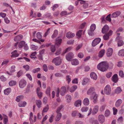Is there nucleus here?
Returning a JSON list of instances; mask_svg holds the SVG:
<instances>
[{"instance_id":"25","label":"nucleus","mask_w":124,"mask_h":124,"mask_svg":"<svg viewBox=\"0 0 124 124\" xmlns=\"http://www.w3.org/2000/svg\"><path fill=\"white\" fill-rule=\"evenodd\" d=\"M12 54L11 55V57H18L19 55V54L17 53V51L16 50H14L13 52L11 53Z\"/></svg>"},{"instance_id":"50","label":"nucleus","mask_w":124,"mask_h":124,"mask_svg":"<svg viewBox=\"0 0 124 124\" xmlns=\"http://www.w3.org/2000/svg\"><path fill=\"white\" fill-rule=\"evenodd\" d=\"M40 70V68H38L36 69H34L32 71L34 73H36L39 71Z\"/></svg>"},{"instance_id":"55","label":"nucleus","mask_w":124,"mask_h":124,"mask_svg":"<svg viewBox=\"0 0 124 124\" xmlns=\"http://www.w3.org/2000/svg\"><path fill=\"white\" fill-rule=\"evenodd\" d=\"M47 118L48 116L47 115H46L45 116L43 117V120L42 121L41 123L42 124H44V122L47 119Z\"/></svg>"},{"instance_id":"60","label":"nucleus","mask_w":124,"mask_h":124,"mask_svg":"<svg viewBox=\"0 0 124 124\" xmlns=\"http://www.w3.org/2000/svg\"><path fill=\"white\" fill-rule=\"evenodd\" d=\"M63 107V106H61L59 107L58 108H57L56 111V112L58 113H59L60 111L62 109V108Z\"/></svg>"},{"instance_id":"52","label":"nucleus","mask_w":124,"mask_h":124,"mask_svg":"<svg viewBox=\"0 0 124 124\" xmlns=\"http://www.w3.org/2000/svg\"><path fill=\"white\" fill-rule=\"evenodd\" d=\"M110 14H109L106 18V20L110 22H111V19L110 17Z\"/></svg>"},{"instance_id":"57","label":"nucleus","mask_w":124,"mask_h":124,"mask_svg":"<svg viewBox=\"0 0 124 124\" xmlns=\"http://www.w3.org/2000/svg\"><path fill=\"white\" fill-rule=\"evenodd\" d=\"M39 99H41L42 96V93L41 92L37 93Z\"/></svg>"},{"instance_id":"26","label":"nucleus","mask_w":124,"mask_h":124,"mask_svg":"<svg viewBox=\"0 0 124 124\" xmlns=\"http://www.w3.org/2000/svg\"><path fill=\"white\" fill-rule=\"evenodd\" d=\"M11 91V88H7L4 90V93L5 95H8L10 93Z\"/></svg>"},{"instance_id":"31","label":"nucleus","mask_w":124,"mask_h":124,"mask_svg":"<svg viewBox=\"0 0 124 124\" xmlns=\"http://www.w3.org/2000/svg\"><path fill=\"white\" fill-rule=\"evenodd\" d=\"M95 89L93 87L90 88L89 89L87 92V94L88 95H89L93 93Z\"/></svg>"},{"instance_id":"30","label":"nucleus","mask_w":124,"mask_h":124,"mask_svg":"<svg viewBox=\"0 0 124 124\" xmlns=\"http://www.w3.org/2000/svg\"><path fill=\"white\" fill-rule=\"evenodd\" d=\"M25 42L24 41H21L19 42L18 44V46L19 48H22L25 45Z\"/></svg>"},{"instance_id":"18","label":"nucleus","mask_w":124,"mask_h":124,"mask_svg":"<svg viewBox=\"0 0 124 124\" xmlns=\"http://www.w3.org/2000/svg\"><path fill=\"white\" fill-rule=\"evenodd\" d=\"M105 52V50L104 49H102L100 50L98 53V57L99 58L102 57L104 56Z\"/></svg>"},{"instance_id":"21","label":"nucleus","mask_w":124,"mask_h":124,"mask_svg":"<svg viewBox=\"0 0 124 124\" xmlns=\"http://www.w3.org/2000/svg\"><path fill=\"white\" fill-rule=\"evenodd\" d=\"M61 94L62 96H63L66 92V88L65 86L62 87L61 89Z\"/></svg>"},{"instance_id":"32","label":"nucleus","mask_w":124,"mask_h":124,"mask_svg":"<svg viewBox=\"0 0 124 124\" xmlns=\"http://www.w3.org/2000/svg\"><path fill=\"white\" fill-rule=\"evenodd\" d=\"M16 82L14 80H11L9 82L8 84L10 86H12L16 85Z\"/></svg>"},{"instance_id":"48","label":"nucleus","mask_w":124,"mask_h":124,"mask_svg":"<svg viewBox=\"0 0 124 124\" xmlns=\"http://www.w3.org/2000/svg\"><path fill=\"white\" fill-rule=\"evenodd\" d=\"M49 109V107L48 105H46V106L44 108L42 111V113L46 112Z\"/></svg>"},{"instance_id":"28","label":"nucleus","mask_w":124,"mask_h":124,"mask_svg":"<svg viewBox=\"0 0 124 124\" xmlns=\"http://www.w3.org/2000/svg\"><path fill=\"white\" fill-rule=\"evenodd\" d=\"M36 104L37 107L40 108L41 107L42 102L40 100H36Z\"/></svg>"},{"instance_id":"39","label":"nucleus","mask_w":124,"mask_h":124,"mask_svg":"<svg viewBox=\"0 0 124 124\" xmlns=\"http://www.w3.org/2000/svg\"><path fill=\"white\" fill-rule=\"evenodd\" d=\"M37 54V52H36L35 51L32 53L31 54L30 57L31 58H36V55Z\"/></svg>"},{"instance_id":"17","label":"nucleus","mask_w":124,"mask_h":124,"mask_svg":"<svg viewBox=\"0 0 124 124\" xmlns=\"http://www.w3.org/2000/svg\"><path fill=\"white\" fill-rule=\"evenodd\" d=\"M109 29L108 26L107 25H105L102 29V32L104 34L108 31Z\"/></svg>"},{"instance_id":"56","label":"nucleus","mask_w":124,"mask_h":124,"mask_svg":"<svg viewBox=\"0 0 124 124\" xmlns=\"http://www.w3.org/2000/svg\"><path fill=\"white\" fill-rule=\"evenodd\" d=\"M74 41V40H71L67 41V44L69 45H72Z\"/></svg>"},{"instance_id":"3","label":"nucleus","mask_w":124,"mask_h":124,"mask_svg":"<svg viewBox=\"0 0 124 124\" xmlns=\"http://www.w3.org/2000/svg\"><path fill=\"white\" fill-rule=\"evenodd\" d=\"M27 82L24 79L21 80L19 82V86L21 88H23L26 85Z\"/></svg>"},{"instance_id":"11","label":"nucleus","mask_w":124,"mask_h":124,"mask_svg":"<svg viewBox=\"0 0 124 124\" xmlns=\"http://www.w3.org/2000/svg\"><path fill=\"white\" fill-rule=\"evenodd\" d=\"M62 40L60 37H57L56 40L55 45L58 46H60L62 42Z\"/></svg>"},{"instance_id":"10","label":"nucleus","mask_w":124,"mask_h":124,"mask_svg":"<svg viewBox=\"0 0 124 124\" xmlns=\"http://www.w3.org/2000/svg\"><path fill=\"white\" fill-rule=\"evenodd\" d=\"M98 120L100 123H103L105 121L104 116L102 115H99L98 116Z\"/></svg>"},{"instance_id":"54","label":"nucleus","mask_w":124,"mask_h":124,"mask_svg":"<svg viewBox=\"0 0 124 124\" xmlns=\"http://www.w3.org/2000/svg\"><path fill=\"white\" fill-rule=\"evenodd\" d=\"M23 68L26 71H28L30 69V66L28 65H24Z\"/></svg>"},{"instance_id":"29","label":"nucleus","mask_w":124,"mask_h":124,"mask_svg":"<svg viewBox=\"0 0 124 124\" xmlns=\"http://www.w3.org/2000/svg\"><path fill=\"white\" fill-rule=\"evenodd\" d=\"M62 116V115L61 113H57L55 118V121H59L60 120Z\"/></svg>"},{"instance_id":"53","label":"nucleus","mask_w":124,"mask_h":124,"mask_svg":"<svg viewBox=\"0 0 124 124\" xmlns=\"http://www.w3.org/2000/svg\"><path fill=\"white\" fill-rule=\"evenodd\" d=\"M50 87H48L47 88L46 91V94L49 95H50Z\"/></svg>"},{"instance_id":"15","label":"nucleus","mask_w":124,"mask_h":124,"mask_svg":"<svg viewBox=\"0 0 124 124\" xmlns=\"http://www.w3.org/2000/svg\"><path fill=\"white\" fill-rule=\"evenodd\" d=\"M75 36V34L70 32H69L67 33L66 37L68 38H72Z\"/></svg>"},{"instance_id":"63","label":"nucleus","mask_w":124,"mask_h":124,"mask_svg":"<svg viewBox=\"0 0 124 124\" xmlns=\"http://www.w3.org/2000/svg\"><path fill=\"white\" fill-rule=\"evenodd\" d=\"M123 62L122 61H119L117 62V65L119 67H120L122 66L123 65Z\"/></svg>"},{"instance_id":"34","label":"nucleus","mask_w":124,"mask_h":124,"mask_svg":"<svg viewBox=\"0 0 124 124\" xmlns=\"http://www.w3.org/2000/svg\"><path fill=\"white\" fill-rule=\"evenodd\" d=\"M89 80L88 78H85L82 81V84L83 85H85L86 84L89 83Z\"/></svg>"},{"instance_id":"23","label":"nucleus","mask_w":124,"mask_h":124,"mask_svg":"<svg viewBox=\"0 0 124 124\" xmlns=\"http://www.w3.org/2000/svg\"><path fill=\"white\" fill-rule=\"evenodd\" d=\"M71 63L72 65H78L79 63V62L78 59H74L71 61Z\"/></svg>"},{"instance_id":"42","label":"nucleus","mask_w":124,"mask_h":124,"mask_svg":"<svg viewBox=\"0 0 124 124\" xmlns=\"http://www.w3.org/2000/svg\"><path fill=\"white\" fill-rule=\"evenodd\" d=\"M36 36L37 38L39 39H41L42 37L41 33L40 32H38L37 33Z\"/></svg>"},{"instance_id":"64","label":"nucleus","mask_w":124,"mask_h":124,"mask_svg":"<svg viewBox=\"0 0 124 124\" xmlns=\"http://www.w3.org/2000/svg\"><path fill=\"white\" fill-rule=\"evenodd\" d=\"M109 36L107 34L103 36V38L104 40H106L108 39L109 38Z\"/></svg>"},{"instance_id":"8","label":"nucleus","mask_w":124,"mask_h":124,"mask_svg":"<svg viewBox=\"0 0 124 124\" xmlns=\"http://www.w3.org/2000/svg\"><path fill=\"white\" fill-rule=\"evenodd\" d=\"M113 49L112 48H109L107 50L106 55L107 57H110L112 56L113 53Z\"/></svg>"},{"instance_id":"37","label":"nucleus","mask_w":124,"mask_h":124,"mask_svg":"<svg viewBox=\"0 0 124 124\" xmlns=\"http://www.w3.org/2000/svg\"><path fill=\"white\" fill-rule=\"evenodd\" d=\"M58 32L57 30H55L54 32V33L52 36V38L54 39L55 38L58 34Z\"/></svg>"},{"instance_id":"41","label":"nucleus","mask_w":124,"mask_h":124,"mask_svg":"<svg viewBox=\"0 0 124 124\" xmlns=\"http://www.w3.org/2000/svg\"><path fill=\"white\" fill-rule=\"evenodd\" d=\"M23 98V96L22 95H20L16 97V101L17 102H19L20 100H22Z\"/></svg>"},{"instance_id":"40","label":"nucleus","mask_w":124,"mask_h":124,"mask_svg":"<svg viewBox=\"0 0 124 124\" xmlns=\"http://www.w3.org/2000/svg\"><path fill=\"white\" fill-rule=\"evenodd\" d=\"M122 91V89L119 87H118L115 90V92L116 93H119L121 92Z\"/></svg>"},{"instance_id":"38","label":"nucleus","mask_w":124,"mask_h":124,"mask_svg":"<svg viewBox=\"0 0 124 124\" xmlns=\"http://www.w3.org/2000/svg\"><path fill=\"white\" fill-rule=\"evenodd\" d=\"M31 49L33 50H35L38 48V46L32 44L30 46Z\"/></svg>"},{"instance_id":"47","label":"nucleus","mask_w":124,"mask_h":124,"mask_svg":"<svg viewBox=\"0 0 124 124\" xmlns=\"http://www.w3.org/2000/svg\"><path fill=\"white\" fill-rule=\"evenodd\" d=\"M82 30L79 31L77 33L76 35L78 38H80L82 34Z\"/></svg>"},{"instance_id":"4","label":"nucleus","mask_w":124,"mask_h":124,"mask_svg":"<svg viewBox=\"0 0 124 124\" xmlns=\"http://www.w3.org/2000/svg\"><path fill=\"white\" fill-rule=\"evenodd\" d=\"M101 40V39L99 38H97L95 39L92 42V46H95L100 42Z\"/></svg>"},{"instance_id":"13","label":"nucleus","mask_w":124,"mask_h":124,"mask_svg":"<svg viewBox=\"0 0 124 124\" xmlns=\"http://www.w3.org/2000/svg\"><path fill=\"white\" fill-rule=\"evenodd\" d=\"M122 103V101L121 99H118L116 102L115 106L118 108L120 106Z\"/></svg>"},{"instance_id":"59","label":"nucleus","mask_w":124,"mask_h":124,"mask_svg":"<svg viewBox=\"0 0 124 124\" xmlns=\"http://www.w3.org/2000/svg\"><path fill=\"white\" fill-rule=\"evenodd\" d=\"M78 57L80 58H83L84 56L83 54L82 53L80 52L78 54Z\"/></svg>"},{"instance_id":"9","label":"nucleus","mask_w":124,"mask_h":124,"mask_svg":"<svg viewBox=\"0 0 124 124\" xmlns=\"http://www.w3.org/2000/svg\"><path fill=\"white\" fill-rule=\"evenodd\" d=\"M82 101L81 100L79 99L76 101L75 102L74 105L77 107H81Z\"/></svg>"},{"instance_id":"24","label":"nucleus","mask_w":124,"mask_h":124,"mask_svg":"<svg viewBox=\"0 0 124 124\" xmlns=\"http://www.w3.org/2000/svg\"><path fill=\"white\" fill-rule=\"evenodd\" d=\"M99 107L98 106L96 105L94 106L92 112V113L93 114H96L98 111Z\"/></svg>"},{"instance_id":"62","label":"nucleus","mask_w":124,"mask_h":124,"mask_svg":"<svg viewBox=\"0 0 124 124\" xmlns=\"http://www.w3.org/2000/svg\"><path fill=\"white\" fill-rule=\"evenodd\" d=\"M110 114V112L108 110H106L105 113V115L106 116H108Z\"/></svg>"},{"instance_id":"22","label":"nucleus","mask_w":124,"mask_h":124,"mask_svg":"<svg viewBox=\"0 0 124 124\" xmlns=\"http://www.w3.org/2000/svg\"><path fill=\"white\" fill-rule=\"evenodd\" d=\"M23 36L21 35L17 36L14 38V40L15 41H17L21 40L22 39Z\"/></svg>"},{"instance_id":"36","label":"nucleus","mask_w":124,"mask_h":124,"mask_svg":"<svg viewBox=\"0 0 124 124\" xmlns=\"http://www.w3.org/2000/svg\"><path fill=\"white\" fill-rule=\"evenodd\" d=\"M118 55L122 56H124V49H122L120 50L118 53Z\"/></svg>"},{"instance_id":"2","label":"nucleus","mask_w":124,"mask_h":124,"mask_svg":"<svg viewBox=\"0 0 124 124\" xmlns=\"http://www.w3.org/2000/svg\"><path fill=\"white\" fill-rule=\"evenodd\" d=\"M62 59L59 57H58L54 58L52 61V62L56 65H60L62 62Z\"/></svg>"},{"instance_id":"35","label":"nucleus","mask_w":124,"mask_h":124,"mask_svg":"<svg viewBox=\"0 0 124 124\" xmlns=\"http://www.w3.org/2000/svg\"><path fill=\"white\" fill-rule=\"evenodd\" d=\"M26 104V102L25 101L21 102L19 103L18 105L20 107H24Z\"/></svg>"},{"instance_id":"20","label":"nucleus","mask_w":124,"mask_h":124,"mask_svg":"<svg viewBox=\"0 0 124 124\" xmlns=\"http://www.w3.org/2000/svg\"><path fill=\"white\" fill-rule=\"evenodd\" d=\"M73 56L74 55L72 53H69L66 55V59L67 60L70 61Z\"/></svg>"},{"instance_id":"51","label":"nucleus","mask_w":124,"mask_h":124,"mask_svg":"<svg viewBox=\"0 0 124 124\" xmlns=\"http://www.w3.org/2000/svg\"><path fill=\"white\" fill-rule=\"evenodd\" d=\"M26 76L31 81L32 80V78L31 75L29 73L27 74Z\"/></svg>"},{"instance_id":"44","label":"nucleus","mask_w":124,"mask_h":124,"mask_svg":"<svg viewBox=\"0 0 124 124\" xmlns=\"http://www.w3.org/2000/svg\"><path fill=\"white\" fill-rule=\"evenodd\" d=\"M16 67L14 65L12 66L10 69V71L11 73L15 71Z\"/></svg>"},{"instance_id":"12","label":"nucleus","mask_w":124,"mask_h":124,"mask_svg":"<svg viewBox=\"0 0 124 124\" xmlns=\"http://www.w3.org/2000/svg\"><path fill=\"white\" fill-rule=\"evenodd\" d=\"M91 78L93 80H96L97 78V76L96 74L94 72H92L90 74Z\"/></svg>"},{"instance_id":"7","label":"nucleus","mask_w":124,"mask_h":124,"mask_svg":"<svg viewBox=\"0 0 124 124\" xmlns=\"http://www.w3.org/2000/svg\"><path fill=\"white\" fill-rule=\"evenodd\" d=\"M96 25L94 24H92L90 28V31L88 32V33L89 35H92V32H90L94 31L96 28Z\"/></svg>"},{"instance_id":"14","label":"nucleus","mask_w":124,"mask_h":124,"mask_svg":"<svg viewBox=\"0 0 124 124\" xmlns=\"http://www.w3.org/2000/svg\"><path fill=\"white\" fill-rule=\"evenodd\" d=\"M83 103L85 106H87L90 103L89 99L87 98H85L83 101Z\"/></svg>"},{"instance_id":"45","label":"nucleus","mask_w":124,"mask_h":124,"mask_svg":"<svg viewBox=\"0 0 124 124\" xmlns=\"http://www.w3.org/2000/svg\"><path fill=\"white\" fill-rule=\"evenodd\" d=\"M23 71L22 70H20L17 73V76L19 78L23 75Z\"/></svg>"},{"instance_id":"27","label":"nucleus","mask_w":124,"mask_h":124,"mask_svg":"<svg viewBox=\"0 0 124 124\" xmlns=\"http://www.w3.org/2000/svg\"><path fill=\"white\" fill-rule=\"evenodd\" d=\"M89 122L92 124H99L98 121L93 118H90L89 120Z\"/></svg>"},{"instance_id":"1","label":"nucleus","mask_w":124,"mask_h":124,"mask_svg":"<svg viewBox=\"0 0 124 124\" xmlns=\"http://www.w3.org/2000/svg\"><path fill=\"white\" fill-rule=\"evenodd\" d=\"M108 67V64L106 61L100 62L98 65L97 68L98 69L102 72L107 70Z\"/></svg>"},{"instance_id":"19","label":"nucleus","mask_w":124,"mask_h":124,"mask_svg":"<svg viewBox=\"0 0 124 124\" xmlns=\"http://www.w3.org/2000/svg\"><path fill=\"white\" fill-rule=\"evenodd\" d=\"M112 80L113 81L116 83L118 80V76L116 74H114L112 77Z\"/></svg>"},{"instance_id":"43","label":"nucleus","mask_w":124,"mask_h":124,"mask_svg":"<svg viewBox=\"0 0 124 124\" xmlns=\"http://www.w3.org/2000/svg\"><path fill=\"white\" fill-rule=\"evenodd\" d=\"M66 98L67 99V102H70L71 101V96L69 94H68L66 95Z\"/></svg>"},{"instance_id":"61","label":"nucleus","mask_w":124,"mask_h":124,"mask_svg":"<svg viewBox=\"0 0 124 124\" xmlns=\"http://www.w3.org/2000/svg\"><path fill=\"white\" fill-rule=\"evenodd\" d=\"M51 50L52 52H54L55 51V49L54 45H53L51 46Z\"/></svg>"},{"instance_id":"58","label":"nucleus","mask_w":124,"mask_h":124,"mask_svg":"<svg viewBox=\"0 0 124 124\" xmlns=\"http://www.w3.org/2000/svg\"><path fill=\"white\" fill-rule=\"evenodd\" d=\"M112 109L113 111V114L114 115H116L117 111V109L115 107H113Z\"/></svg>"},{"instance_id":"6","label":"nucleus","mask_w":124,"mask_h":124,"mask_svg":"<svg viewBox=\"0 0 124 124\" xmlns=\"http://www.w3.org/2000/svg\"><path fill=\"white\" fill-rule=\"evenodd\" d=\"M98 97V95L95 93H93L92 96V99L94 103H96L97 102Z\"/></svg>"},{"instance_id":"16","label":"nucleus","mask_w":124,"mask_h":124,"mask_svg":"<svg viewBox=\"0 0 124 124\" xmlns=\"http://www.w3.org/2000/svg\"><path fill=\"white\" fill-rule=\"evenodd\" d=\"M121 12L119 11H116L111 14L112 18H116L120 14Z\"/></svg>"},{"instance_id":"46","label":"nucleus","mask_w":124,"mask_h":124,"mask_svg":"<svg viewBox=\"0 0 124 124\" xmlns=\"http://www.w3.org/2000/svg\"><path fill=\"white\" fill-rule=\"evenodd\" d=\"M88 110V108L86 107H83L81 108V111L83 112H86Z\"/></svg>"},{"instance_id":"49","label":"nucleus","mask_w":124,"mask_h":124,"mask_svg":"<svg viewBox=\"0 0 124 124\" xmlns=\"http://www.w3.org/2000/svg\"><path fill=\"white\" fill-rule=\"evenodd\" d=\"M124 44V42L122 40H119L118 42V46H120L123 45Z\"/></svg>"},{"instance_id":"5","label":"nucleus","mask_w":124,"mask_h":124,"mask_svg":"<svg viewBox=\"0 0 124 124\" xmlns=\"http://www.w3.org/2000/svg\"><path fill=\"white\" fill-rule=\"evenodd\" d=\"M105 93L107 94H108L110 93L111 92V88L110 86L108 85H107L104 89Z\"/></svg>"},{"instance_id":"33","label":"nucleus","mask_w":124,"mask_h":124,"mask_svg":"<svg viewBox=\"0 0 124 124\" xmlns=\"http://www.w3.org/2000/svg\"><path fill=\"white\" fill-rule=\"evenodd\" d=\"M77 88V85H74L71 87L70 89V92H72L75 91Z\"/></svg>"}]
</instances>
